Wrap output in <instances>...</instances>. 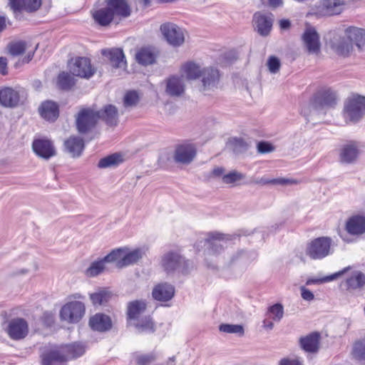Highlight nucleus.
<instances>
[{
    "label": "nucleus",
    "instance_id": "nucleus-23",
    "mask_svg": "<svg viewBox=\"0 0 365 365\" xmlns=\"http://www.w3.org/2000/svg\"><path fill=\"white\" fill-rule=\"evenodd\" d=\"M102 55L108 58L110 65L115 68H125L127 63L123 51L119 48H113L104 49L101 52Z\"/></svg>",
    "mask_w": 365,
    "mask_h": 365
},
{
    "label": "nucleus",
    "instance_id": "nucleus-40",
    "mask_svg": "<svg viewBox=\"0 0 365 365\" xmlns=\"http://www.w3.org/2000/svg\"><path fill=\"white\" fill-rule=\"evenodd\" d=\"M256 184L264 185H296L299 183V181L295 179L292 178H273V179H267L264 178H262L259 180L255 181Z\"/></svg>",
    "mask_w": 365,
    "mask_h": 365
},
{
    "label": "nucleus",
    "instance_id": "nucleus-51",
    "mask_svg": "<svg viewBox=\"0 0 365 365\" xmlns=\"http://www.w3.org/2000/svg\"><path fill=\"white\" fill-rule=\"evenodd\" d=\"M0 73L2 76L8 74V61L6 57H0Z\"/></svg>",
    "mask_w": 365,
    "mask_h": 365
},
{
    "label": "nucleus",
    "instance_id": "nucleus-29",
    "mask_svg": "<svg viewBox=\"0 0 365 365\" xmlns=\"http://www.w3.org/2000/svg\"><path fill=\"white\" fill-rule=\"evenodd\" d=\"M185 91V84L182 78L170 76L165 80V92L170 96H180Z\"/></svg>",
    "mask_w": 365,
    "mask_h": 365
},
{
    "label": "nucleus",
    "instance_id": "nucleus-18",
    "mask_svg": "<svg viewBox=\"0 0 365 365\" xmlns=\"http://www.w3.org/2000/svg\"><path fill=\"white\" fill-rule=\"evenodd\" d=\"M32 148L34 153L44 159H49L56 155L53 143L47 138H41L34 140Z\"/></svg>",
    "mask_w": 365,
    "mask_h": 365
},
{
    "label": "nucleus",
    "instance_id": "nucleus-26",
    "mask_svg": "<svg viewBox=\"0 0 365 365\" xmlns=\"http://www.w3.org/2000/svg\"><path fill=\"white\" fill-rule=\"evenodd\" d=\"M321 335L317 331L312 332L299 339L301 348L307 352L316 353L319 349Z\"/></svg>",
    "mask_w": 365,
    "mask_h": 365
},
{
    "label": "nucleus",
    "instance_id": "nucleus-41",
    "mask_svg": "<svg viewBox=\"0 0 365 365\" xmlns=\"http://www.w3.org/2000/svg\"><path fill=\"white\" fill-rule=\"evenodd\" d=\"M110 297L111 293L106 289H101L90 294V299L94 306L107 303Z\"/></svg>",
    "mask_w": 365,
    "mask_h": 365
},
{
    "label": "nucleus",
    "instance_id": "nucleus-14",
    "mask_svg": "<svg viewBox=\"0 0 365 365\" xmlns=\"http://www.w3.org/2000/svg\"><path fill=\"white\" fill-rule=\"evenodd\" d=\"M344 229L351 236L360 237L365 234V215L356 213L347 218Z\"/></svg>",
    "mask_w": 365,
    "mask_h": 365
},
{
    "label": "nucleus",
    "instance_id": "nucleus-10",
    "mask_svg": "<svg viewBox=\"0 0 365 365\" xmlns=\"http://www.w3.org/2000/svg\"><path fill=\"white\" fill-rule=\"evenodd\" d=\"M336 103V93L329 87L320 88L313 96L310 101L314 108L334 106Z\"/></svg>",
    "mask_w": 365,
    "mask_h": 365
},
{
    "label": "nucleus",
    "instance_id": "nucleus-2",
    "mask_svg": "<svg viewBox=\"0 0 365 365\" xmlns=\"http://www.w3.org/2000/svg\"><path fill=\"white\" fill-rule=\"evenodd\" d=\"M345 36L332 43V48L339 56H348L353 51V43L359 51L365 49V29L349 26L345 29Z\"/></svg>",
    "mask_w": 365,
    "mask_h": 365
},
{
    "label": "nucleus",
    "instance_id": "nucleus-42",
    "mask_svg": "<svg viewBox=\"0 0 365 365\" xmlns=\"http://www.w3.org/2000/svg\"><path fill=\"white\" fill-rule=\"evenodd\" d=\"M8 51L14 56H20L27 50V43L24 41H16L8 44Z\"/></svg>",
    "mask_w": 365,
    "mask_h": 365
},
{
    "label": "nucleus",
    "instance_id": "nucleus-38",
    "mask_svg": "<svg viewBox=\"0 0 365 365\" xmlns=\"http://www.w3.org/2000/svg\"><path fill=\"white\" fill-rule=\"evenodd\" d=\"M123 162V157L122 154L115 153L101 158L98 162V166L101 168H106L108 167L118 166Z\"/></svg>",
    "mask_w": 365,
    "mask_h": 365
},
{
    "label": "nucleus",
    "instance_id": "nucleus-32",
    "mask_svg": "<svg viewBox=\"0 0 365 365\" xmlns=\"http://www.w3.org/2000/svg\"><path fill=\"white\" fill-rule=\"evenodd\" d=\"M123 250L121 256L115 261L116 262V266L118 268H122L123 267H126L133 264L136 263L142 258V252L140 249H135L133 251H130L125 255H123L125 252V249Z\"/></svg>",
    "mask_w": 365,
    "mask_h": 365
},
{
    "label": "nucleus",
    "instance_id": "nucleus-53",
    "mask_svg": "<svg viewBox=\"0 0 365 365\" xmlns=\"http://www.w3.org/2000/svg\"><path fill=\"white\" fill-rule=\"evenodd\" d=\"M262 1L263 4L267 2L272 8H277L283 4V0H262Z\"/></svg>",
    "mask_w": 365,
    "mask_h": 365
},
{
    "label": "nucleus",
    "instance_id": "nucleus-8",
    "mask_svg": "<svg viewBox=\"0 0 365 365\" xmlns=\"http://www.w3.org/2000/svg\"><path fill=\"white\" fill-rule=\"evenodd\" d=\"M331 242L329 237H317L307 245L306 254L312 259H321L330 253Z\"/></svg>",
    "mask_w": 365,
    "mask_h": 365
},
{
    "label": "nucleus",
    "instance_id": "nucleus-55",
    "mask_svg": "<svg viewBox=\"0 0 365 365\" xmlns=\"http://www.w3.org/2000/svg\"><path fill=\"white\" fill-rule=\"evenodd\" d=\"M36 48L37 46L32 50L28 51L27 55L23 59V62L29 63L33 58Z\"/></svg>",
    "mask_w": 365,
    "mask_h": 365
},
{
    "label": "nucleus",
    "instance_id": "nucleus-33",
    "mask_svg": "<svg viewBox=\"0 0 365 365\" xmlns=\"http://www.w3.org/2000/svg\"><path fill=\"white\" fill-rule=\"evenodd\" d=\"M66 150L73 157H78L84 149V141L78 136H71L64 142Z\"/></svg>",
    "mask_w": 365,
    "mask_h": 365
},
{
    "label": "nucleus",
    "instance_id": "nucleus-17",
    "mask_svg": "<svg viewBox=\"0 0 365 365\" xmlns=\"http://www.w3.org/2000/svg\"><path fill=\"white\" fill-rule=\"evenodd\" d=\"M11 9L14 13H35L38 11L43 0H9Z\"/></svg>",
    "mask_w": 365,
    "mask_h": 365
},
{
    "label": "nucleus",
    "instance_id": "nucleus-5",
    "mask_svg": "<svg viewBox=\"0 0 365 365\" xmlns=\"http://www.w3.org/2000/svg\"><path fill=\"white\" fill-rule=\"evenodd\" d=\"M68 67L73 76L81 78L89 79L96 72L90 58L86 56H74L68 61Z\"/></svg>",
    "mask_w": 365,
    "mask_h": 365
},
{
    "label": "nucleus",
    "instance_id": "nucleus-49",
    "mask_svg": "<svg viewBox=\"0 0 365 365\" xmlns=\"http://www.w3.org/2000/svg\"><path fill=\"white\" fill-rule=\"evenodd\" d=\"M280 66V61L277 57L272 56L269 58L267 61V66L271 73H277L279 71Z\"/></svg>",
    "mask_w": 365,
    "mask_h": 365
},
{
    "label": "nucleus",
    "instance_id": "nucleus-60",
    "mask_svg": "<svg viewBox=\"0 0 365 365\" xmlns=\"http://www.w3.org/2000/svg\"><path fill=\"white\" fill-rule=\"evenodd\" d=\"M222 239V236L221 234L215 233V234H211L210 237L207 240V242H210L212 240H221Z\"/></svg>",
    "mask_w": 365,
    "mask_h": 365
},
{
    "label": "nucleus",
    "instance_id": "nucleus-44",
    "mask_svg": "<svg viewBox=\"0 0 365 365\" xmlns=\"http://www.w3.org/2000/svg\"><path fill=\"white\" fill-rule=\"evenodd\" d=\"M267 316L273 321L279 322L283 317L284 308L281 304L277 303L268 308Z\"/></svg>",
    "mask_w": 365,
    "mask_h": 365
},
{
    "label": "nucleus",
    "instance_id": "nucleus-62",
    "mask_svg": "<svg viewBox=\"0 0 365 365\" xmlns=\"http://www.w3.org/2000/svg\"><path fill=\"white\" fill-rule=\"evenodd\" d=\"M144 6H148L150 4V0H140Z\"/></svg>",
    "mask_w": 365,
    "mask_h": 365
},
{
    "label": "nucleus",
    "instance_id": "nucleus-1",
    "mask_svg": "<svg viewBox=\"0 0 365 365\" xmlns=\"http://www.w3.org/2000/svg\"><path fill=\"white\" fill-rule=\"evenodd\" d=\"M85 346L80 342L43 347L40 354L41 365H66L71 360L82 356Z\"/></svg>",
    "mask_w": 365,
    "mask_h": 365
},
{
    "label": "nucleus",
    "instance_id": "nucleus-9",
    "mask_svg": "<svg viewBox=\"0 0 365 365\" xmlns=\"http://www.w3.org/2000/svg\"><path fill=\"white\" fill-rule=\"evenodd\" d=\"M6 332L14 341L24 339L29 332L28 322L21 317H16L8 322Z\"/></svg>",
    "mask_w": 365,
    "mask_h": 365
},
{
    "label": "nucleus",
    "instance_id": "nucleus-22",
    "mask_svg": "<svg viewBox=\"0 0 365 365\" xmlns=\"http://www.w3.org/2000/svg\"><path fill=\"white\" fill-rule=\"evenodd\" d=\"M59 106L52 101H45L38 108V113L42 118L49 122L56 121L59 116Z\"/></svg>",
    "mask_w": 365,
    "mask_h": 365
},
{
    "label": "nucleus",
    "instance_id": "nucleus-25",
    "mask_svg": "<svg viewBox=\"0 0 365 365\" xmlns=\"http://www.w3.org/2000/svg\"><path fill=\"white\" fill-rule=\"evenodd\" d=\"M91 16L95 23L101 26H108L112 22L116 23L113 14L108 6L93 10Z\"/></svg>",
    "mask_w": 365,
    "mask_h": 365
},
{
    "label": "nucleus",
    "instance_id": "nucleus-31",
    "mask_svg": "<svg viewBox=\"0 0 365 365\" xmlns=\"http://www.w3.org/2000/svg\"><path fill=\"white\" fill-rule=\"evenodd\" d=\"M147 309V304L144 300H134L130 302L127 306V318L128 320H137Z\"/></svg>",
    "mask_w": 365,
    "mask_h": 365
},
{
    "label": "nucleus",
    "instance_id": "nucleus-20",
    "mask_svg": "<svg viewBox=\"0 0 365 365\" xmlns=\"http://www.w3.org/2000/svg\"><path fill=\"white\" fill-rule=\"evenodd\" d=\"M88 324L91 329L99 332L108 331L113 327L111 318L103 313H96L91 316Z\"/></svg>",
    "mask_w": 365,
    "mask_h": 365
},
{
    "label": "nucleus",
    "instance_id": "nucleus-59",
    "mask_svg": "<svg viewBox=\"0 0 365 365\" xmlns=\"http://www.w3.org/2000/svg\"><path fill=\"white\" fill-rule=\"evenodd\" d=\"M273 322H271L269 319H265L264 321H263V327L265 328V329H272L273 328Z\"/></svg>",
    "mask_w": 365,
    "mask_h": 365
},
{
    "label": "nucleus",
    "instance_id": "nucleus-19",
    "mask_svg": "<svg viewBox=\"0 0 365 365\" xmlns=\"http://www.w3.org/2000/svg\"><path fill=\"white\" fill-rule=\"evenodd\" d=\"M161 264L164 270L169 273L185 265V260L179 253L169 252L162 257Z\"/></svg>",
    "mask_w": 365,
    "mask_h": 365
},
{
    "label": "nucleus",
    "instance_id": "nucleus-4",
    "mask_svg": "<svg viewBox=\"0 0 365 365\" xmlns=\"http://www.w3.org/2000/svg\"><path fill=\"white\" fill-rule=\"evenodd\" d=\"M365 112V97L351 94L344 102L343 115L346 120L359 121Z\"/></svg>",
    "mask_w": 365,
    "mask_h": 365
},
{
    "label": "nucleus",
    "instance_id": "nucleus-34",
    "mask_svg": "<svg viewBox=\"0 0 365 365\" xmlns=\"http://www.w3.org/2000/svg\"><path fill=\"white\" fill-rule=\"evenodd\" d=\"M344 5V1L342 0H322V12L325 16L339 14Z\"/></svg>",
    "mask_w": 365,
    "mask_h": 365
},
{
    "label": "nucleus",
    "instance_id": "nucleus-54",
    "mask_svg": "<svg viewBox=\"0 0 365 365\" xmlns=\"http://www.w3.org/2000/svg\"><path fill=\"white\" fill-rule=\"evenodd\" d=\"M279 365H302L301 363L297 359H282Z\"/></svg>",
    "mask_w": 365,
    "mask_h": 365
},
{
    "label": "nucleus",
    "instance_id": "nucleus-52",
    "mask_svg": "<svg viewBox=\"0 0 365 365\" xmlns=\"http://www.w3.org/2000/svg\"><path fill=\"white\" fill-rule=\"evenodd\" d=\"M301 294L302 297L307 301H312L314 298L313 293L305 287H302Z\"/></svg>",
    "mask_w": 365,
    "mask_h": 365
},
{
    "label": "nucleus",
    "instance_id": "nucleus-58",
    "mask_svg": "<svg viewBox=\"0 0 365 365\" xmlns=\"http://www.w3.org/2000/svg\"><path fill=\"white\" fill-rule=\"evenodd\" d=\"M6 27V19L5 16H0V33Z\"/></svg>",
    "mask_w": 365,
    "mask_h": 365
},
{
    "label": "nucleus",
    "instance_id": "nucleus-45",
    "mask_svg": "<svg viewBox=\"0 0 365 365\" xmlns=\"http://www.w3.org/2000/svg\"><path fill=\"white\" fill-rule=\"evenodd\" d=\"M352 354L356 359L365 361V338L354 343Z\"/></svg>",
    "mask_w": 365,
    "mask_h": 365
},
{
    "label": "nucleus",
    "instance_id": "nucleus-46",
    "mask_svg": "<svg viewBox=\"0 0 365 365\" xmlns=\"http://www.w3.org/2000/svg\"><path fill=\"white\" fill-rule=\"evenodd\" d=\"M140 100V96L135 91H128L125 93L123 98V105L125 107L135 106Z\"/></svg>",
    "mask_w": 365,
    "mask_h": 365
},
{
    "label": "nucleus",
    "instance_id": "nucleus-35",
    "mask_svg": "<svg viewBox=\"0 0 365 365\" xmlns=\"http://www.w3.org/2000/svg\"><path fill=\"white\" fill-rule=\"evenodd\" d=\"M101 112V119H102L108 126H115L118 123V115L117 108L113 105H107L99 110Z\"/></svg>",
    "mask_w": 365,
    "mask_h": 365
},
{
    "label": "nucleus",
    "instance_id": "nucleus-30",
    "mask_svg": "<svg viewBox=\"0 0 365 365\" xmlns=\"http://www.w3.org/2000/svg\"><path fill=\"white\" fill-rule=\"evenodd\" d=\"M254 26L261 36H267L272 27V19L260 13H256L253 17Z\"/></svg>",
    "mask_w": 365,
    "mask_h": 365
},
{
    "label": "nucleus",
    "instance_id": "nucleus-47",
    "mask_svg": "<svg viewBox=\"0 0 365 365\" xmlns=\"http://www.w3.org/2000/svg\"><path fill=\"white\" fill-rule=\"evenodd\" d=\"M219 330L228 334H238L240 336L244 334V328L239 324H222L219 327Z\"/></svg>",
    "mask_w": 365,
    "mask_h": 365
},
{
    "label": "nucleus",
    "instance_id": "nucleus-36",
    "mask_svg": "<svg viewBox=\"0 0 365 365\" xmlns=\"http://www.w3.org/2000/svg\"><path fill=\"white\" fill-rule=\"evenodd\" d=\"M76 85V80L68 72L61 71L56 78V86L62 91H69Z\"/></svg>",
    "mask_w": 365,
    "mask_h": 365
},
{
    "label": "nucleus",
    "instance_id": "nucleus-56",
    "mask_svg": "<svg viewBox=\"0 0 365 365\" xmlns=\"http://www.w3.org/2000/svg\"><path fill=\"white\" fill-rule=\"evenodd\" d=\"M290 21L288 19H282L279 21L280 28L282 29H287L290 27Z\"/></svg>",
    "mask_w": 365,
    "mask_h": 365
},
{
    "label": "nucleus",
    "instance_id": "nucleus-37",
    "mask_svg": "<svg viewBox=\"0 0 365 365\" xmlns=\"http://www.w3.org/2000/svg\"><path fill=\"white\" fill-rule=\"evenodd\" d=\"M158 354L155 352L150 353H135L133 360L136 365H163L156 364Z\"/></svg>",
    "mask_w": 365,
    "mask_h": 365
},
{
    "label": "nucleus",
    "instance_id": "nucleus-16",
    "mask_svg": "<svg viewBox=\"0 0 365 365\" xmlns=\"http://www.w3.org/2000/svg\"><path fill=\"white\" fill-rule=\"evenodd\" d=\"M196 153L195 146L192 143L185 142L176 146L174 159L177 163L189 164L193 160Z\"/></svg>",
    "mask_w": 365,
    "mask_h": 365
},
{
    "label": "nucleus",
    "instance_id": "nucleus-61",
    "mask_svg": "<svg viewBox=\"0 0 365 365\" xmlns=\"http://www.w3.org/2000/svg\"><path fill=\"white\" fill-rule=\"evenodd\" d=\"M223 172L224 170L222 168H216L212 170V173L215 176H220L223 173Z\"/></svg>",
    "mask_w": 365,
    "mask_h": 365
},
{
    "label": "nucleus",
    "instance_id": "nucleus-6",
    "mask_svg": "<svg viewBox=\"0 0 365 365\" xmlns=\"http://www.w3.org/2000/svg\"><path fill=\"white\" fill-rule=\"evenodd\" d=\"M100 119V111L92 108H82L76 116V128L79 133H86L96 125Z\"/></svg>",
    "mask_w": 365,
    "mask_h": 365
},
{
    "label": "nucleus",
    "instance_id": "nucleus-50",
    "mask_svg": "<svg viewBox=\"0 0 365 365\" xmlns=\"http://www.w3.org/2000/svg\"><path fill=\"white\" fill-rule=\"evenodd\" d=\"M257 150L260 153H267L272 151L274 148L270 143L262 141L257 144Z\"/></svg>",
    "mask_w": 365,
    "mask_h": 365
},
{
    "label": "nucleus",
    "instance_id": "nucleus-15",
    "mask_svg": "<svg viewBox=\"0 0 365 365\" xmlns=\"http://www.w3.org/2000/svg\"><path fill=\"white\" fill-rule=\"evenodd\" d=\"M105 4L113 14L116 24L131 14V8L127 0H105Z\"/></svg>",
    "mask_w": 365,
    "mask_h": 365
},
{
    "label": "nucleus",
    "instance_id": "nucleus-48",
    "mask_svg": "<svg viewBox=\"0 0 365 365\" xmlns=\"http://www.w3.org/2000/svg\"><path fill=\"white\" fill-rule=\"evenodd\" d=\"M244 178V175L237 171H232L222 177V180L226 184L234 183L236 181L240 180Z\"/></svg>",
    "mask_w": 365,
    "mask_h": 365
},
{
    "label": "nucleus",
    "instance_id": "nucleus-3",
    "mask_svg": "<svg viewBox=\"0 0 365 365\" xmlns=\"http://www.w3.org/2000/svg\"><path fill=\"white\" fill-rule=\"evenodd\" d=\"M182 70L188 79H196L202 76L203 91H205L207 88L215 86L220 79L218 70L212 68L202 70L197 64L191 61L185 63Z\"/></svg>",
    "mask_w": 365,
    "mask_h": 365
},
{
    "label": "nucleus",
    "instance_id": "nucleus-13",
    "mask_svg": "<svg viewBox=\"0 0 365 365\" xmlns=\"http://www.w3.org/2000/svg\"><path fill=\"white\" fill-rule=\"evenodd\" d=\"M160 29L170 44L178 46L183 43L185 41L183 33L176 24L166 22L160 26Z\"/></svg>",
    "mask_w": 365,
    "mask_h": 365
},
{
    "label": "nucleus",
    "instance_id": "nucleus-24",
    "mask_svg": "<svg viewBox=\"0 0 365 365\" xmlns=\"http://www.w3.org/2000/svg\"><path fill=\"white\" fill-rule=\"evenodd\" d=\"M303 41L309 53H319L320 51L319 36L315 29L307 28L302 35Z\"/></svg>",
    "mask_w": 365,
    "mask_h": 365
},
{
    "label": "nucleus",
    "instance_id": "nucleus-7",
    "mask_svg": "<svg viewBox=\"0 0 365 365\" xmlns=\"http://www.w3.org/2000/svg\"><path fill=\"white\" fill-rule=\"evenodd\" d=\"M86 313L84 303L80 301H71L66 303L60 310V317L62 321L69 324L80 322Z\"/></svg>",
    "mask_w": 365,
    "mask_h": 365
},
{
    "label": "nucleus",
    "instance_id": "nucleus-28",
    "mask_svg": "<svg viewBox=\"0 0 365 365\" xmlns=\"http://www.w3.org/2000/svg\"><path fill=\"white\" fill-rule=\"evenodd\" d=\"M20 101V96L17 91L10 87H4L0 90V103L5 107H16Z\"/></svg>",
    "mask_w": 365,
    "mask_h": 365
},
{
    "label": "nucleus",
    "instance_id": "nucleus-57",
    "mask_svg": "<svg viewBox=\"0 0 365 365\" xmlns=\"http://www.w3.org/2000/svg\"><path fill=\"white\" fill-rule=\"evenodd\" d=\"M349 269V267L344 268L341 271H339L329 277V279H334L337 277H339L346 272Z\"/></svg>",
    "mask_w": 365,
    "mask_h": 365
},
{
    "label": "nucleus",
    "instance_id": "nucleus-43",
    "mask_svg": "<svg viewBox=\"0 0 365 365\" xmlns=\"http://www.w3.org/2000/svg\"><path fill=\"white\" fill-rule=\"evenodd\" d=\"M135 327L142 331L154 332L155 330V323L150 316L138 320Z\"/></svg>",
    "mask_w": 365,
    "mask_h": 365
},
{
    "label": "nucleus",
    "instance_id": "nucleus-27",
    "mask_svg": "<svg viewBox=\"0 0 365 365\" xmlns=\"http://www.w3.org/2000/svg\"><path fill=\"white\" fill-rule=\"evenodd\" d=\"M365 285V274L360 272L356 271L340 284V287L343 290L352 291L361 289Z\"/></svg>",
    "mask_w": 365,
    "mask_h": 365
},
{
    "label": "nucleus",
    "instance_id": "nucleus-12",
    "mask_svg": "<svg viewBox=\"0 0 365 365\" xmlns=\"http://www.w3.org/2000/svg\"><path fill=\"white\" fill-rule=\"evenodd\" d=\"M123 251V249L113 250L103 259L93 262L85 271L86 275L89 277L98 275L104 270L105 263L116 261L121 256Z\"/></svg>",
    "mask_w": 365,
    "mask_h": 365
},
{
    "label": "nucleus",
    "instance_id": "nucleus-21",
    "mask_svg": "<svg viewBox=\"0 0 365 365\" xmlns=\"http://www.w3.org/2000/svg\"><path fill=\"white\" fill-rule=\"evenodd\" d=\"M175 295V287L167 282L156 284L152 292V296L156 301L166 302L173 299Z\"/></svg>",
    "mask_w": 365,
    "mask_h": 365
},
{
    "label": "nucleus",
    "instance_id": "nucleus-11",
    "mask_svg": "<svg viewBox=\"0 0 365 365\" xmlns=\"http://www.w3.org/2000/svg\"><path fill=\"white\" fill-rule=\"evenodd\" d=\"M360 155L359 142L349 140L342 145L339 150V160L341 164L354 163Z\"/></svg>",
    "mask_w": 365,
    "mask_h": 365
},
{
    "label": "nucleus",
    "instance_id": "nucleus-39",
    "mask_svg": "<svg viewBox=\"0 0 365 365\" xmlns=\"http://www.w3.org/2000/svg\"><path fill=\"white\" fill-rule=\"evenodd\" d=\"M137 61L142 65H150L155 62V56L149 48H142L135 55Z\"/></svg>",
    "mask_w": 365,
    "mask_h": 365
}]
</instances>
